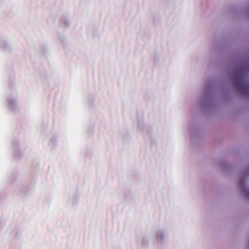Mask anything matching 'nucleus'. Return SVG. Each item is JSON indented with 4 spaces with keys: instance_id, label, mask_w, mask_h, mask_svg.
Instances as JSON below:
<instances>
[{
    "instance_id": "1",
    "label": "nucleus",
    "mask_w": 249,
    "mask_h": 249,
    "mask_svg": "<svg viewBox=\"0 0 249 249\" xmlns=\"http://www.w3.org/2000/svg\"><path fill=\"white\" fill-rule=\"evenodd\" d=\"M242 85L244 86H246L245 83L242 81Z\"/></svg>"
}]
</instances>
